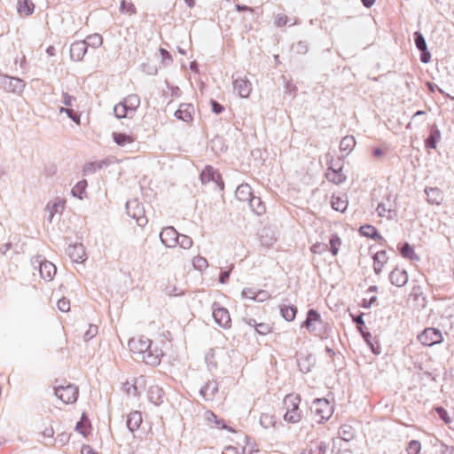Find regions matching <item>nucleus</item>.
Listing matches in <instances>:
<instances>
[{"instance_id": "1", "label": "nucleus", "mask_w": 454, "mask_h": 454, "mask_svg": "<svg viewBox=\"0 0 454 454\" xmlns=\"http://www.w3.org/2000/svg\"><path fill=\"white\" fill-rule=\"evenodd\" d=\"M334 399H314L310 410L318 418L317 422L323 423L328 420L333 413Z\"/></svg>"}, {"instance_id": "2", "label": "nucleus", "mask_w": 454, "mask_h": 454, "mask_svg": "<svg viewBox=\"0 0 454 454\" xmlns=\"http://www.w3.org/2000/svg\"><path fill=\"white\" fill-rule=\"evenodd\" d=\"M418 340L423 346L432 347L442 342L443 335L439 329L427 327L418 335Z\"/></svg>"}, {"instance_id": "3", "label": "nucleus", "mask_w": 454, "mask_h": 454, "mask_svg": "<svg viewBox=\"0 0 454 454\" xmlns=\"http://www.w3.org/2000/svg\"><path fill=\"white\" fill-rule=\"evenodd\" d=\"M376 211L380 217L392 219L396 215V202L391 195H387L378 204Z\"/></svg>"}, {"instance_id": "4", "label": "nucleus", "mask_w": 454, "mask_h": 454, "mask_svg": "<svg viewBox=\"0 0 454 454\" xmlns=\"http://www.w3.org/2000/svg\"><path fill=\"white\" fill-rule=\"evenodd\" d=\"M127 213L134 218L139 226H145L148 220L143 206L136 200L127 202Z\"/></svg>"}, {"instance_id": "5", "label": "nucleus", "mask_w": 454, "mask_h": 454, "mask_svg": "<svg viewBox=\"0 0 454 454\" xmlns=\"http://www.w3.org/2000/svg\"><path fill=\"white\" fill-rule=\"evenodd\" d=\"M202 183H214L217 188L223 190L224 187L221 175L211 166H207L200 174Z\"/></svg>"}, {"instance_id": "6", "label": "nucleus", "mask_w": 454, "mask_h": 454, "mask_svg": "<svg viewBox=\"0 0 454 454\" xmlns=\"http://www.w3.org/2000/svg\"><path fill=\"white\" fill-rule=\"evenodd\" d=\"M152 345V340L145 336L132 338L129 341V348L135 354H144L148 351Z\"/></svg>"}, {"instance_id": "7", "label": "nucleus", "mask_w": 454, "mask_h": 454, "mask_svg": "<svg viewBox=\"0 0 454 454\" xmlns=\"http://www.w3.org/2000/svg\"><path fill=\"white\" fill-rule=\"evenodd\" d=\"M161 242L168 247H173L179 240V234L173 227H165L160 233Z\"/></svg>"}, {"instance_id": "8", "label": "nucleus", "mask_w": 454, "mask_h": 454, "mask_svg": "<svg viewBox=\"0 0 454 454\" xmlns=\"http://www.w3.org/2000/svg\"><path fill=\"white\" fill-rule=\"evenodd\" d=\"M233 88L241 98H248L252 91V85L248 79L244 77H238L233 81Z\"/></svg>"}, {"instance_id": "9", "label": "nucleus", "mask_w": 454, "mask_h": 454, "mask_svg": "<svg viewBox=\"0 0 454 454\" xmlns=\"http://www.w3.org/2000/svg\"><path fill=\"white\" fill-rule=\"evenodd\" d=\"M213 317L215 321L222 327L227 328L231 326V320L229 311L225 308H215L213 310Z\"/></svg>"}, {"instance_id": "10", "label": "nucleus", "mask_w": 454, "mask_h": 454, "mask_svg": "<svg viewBox=\"0 0 454 454\" xmlns=\"http://www.w3.org/2000/svg\"><path fill=\"white\" fill-rule=\"evenodd\" d=\"M326 178L328 181L339 184L345 181L346 176L342 170V165L333 167V165L327 168Z\"/></svg>"}, {"instance_id": "11", "label": "nucleus", "mask_w": 454, "mask_h": 454, "mask_svg": "<svg viewBox=\"0 0 454 454\" xmlns=\"http://www.w3.org/2000/svg\"><path fill=\"white\" fill-rule=\"evenodd\" d=\"M87 51L86 41H76L71 44L70 56L74 61H80L83 59Z\"/></svg>"}, {"instance_id": "12", "label": "nucleus", "mask_w": 454, "mask_h": 454, "mask_svg": "<svg viewBox=\"0 0 454 454\" xmlns=\"http://www.w3.org/2000/svg\"><path fill=\"white\" fill-rule=\"evenodd\" d=\"M79 394L78 387L72 384L55 386V395L57 397H76Z\"/></svg>"}, {"instance_id": "13", "label": "nucleus", "mask_w": 454, "mask_h": 454, "mask_svg": "<svg viewBox=\"0 0 454 454\" xmlns=\"http://www.w3.org/2000/svg\"><path fill=\"white\" fill-rule=\"evenodd\" d=\"M389 278L393 285L401 287L408 282V274L406 270L395 268L391 271Z\"/></svg>"}, {"instance_id": "14", "label": "nucleus", "mask_w": 454, "mask_h": 454, "mask_svg": "<svg viewBox=\"0 0 454 454\" xmlns=\"http://www.w3.org/2000/svg\"><path fill=\"white\" fill-rule=\"evenodd\" d=\"M194 112V108L192 105L191 104H182L180 105L179 108L176 112V116L185 121L190 122L192 120V114Z\"/></svg>"}, {"instance_id": "15", "label": "nucleus", "mask_w": 454, "mask_h": 454, "mask_svg": "<svg viewBox=\"0 0 454 454\" xmlns=\"http://www.w3.org/2000/svg\"><path fill=\"white\" fill-rule=\"evenodd\" d=\"M39 272L42 278L48 281L53 278L57 272V269L52 262L45 261L43 262H41Z\"/></svg>"}, {"instance_id": "16", "label": "nucleus", "mask_w": 454, "mask_h": 454, "mask_svg": "<svg viewBox=\"0 0 454 454\" xmlns=\"http://www.w3.org/2000/svg\"><path fill=\"white\" fill-rule=\"evenodd\" d=\"M236 198L243 202H249L251 198L253 197V192L250 185L247 184H243L238 186L235 192Z\"/></svg>"}, {"instance_id": "17", "label": "nucleus", "mask_w": 454, "mask_h": 454, "mask_svg": "<svg viewBox=\"0 0 454 454\" xmlns=\"http://www.w3.org/2000/svg\"><path fill=\"white\" fill-rule=\"evenodd\" d=\"M388 257L387 252L384 250L377 252L373 256V269L378 274L381 272L385 264L387 262Z\"/></svg>"}, {"instance_id": "18", "label": "nucleus", "mask_w": 454, "mask_h": 454, "mask_svg": "<svg viewBox=\"0 0 454 454\" xmlns=\"http://www.w3.org/2000/svg\"><path fill=\"white\" fill-rule=\"evenodd\" d=\"M68 255L74 262H82L85 259V251L82 245H74L68 247Z\"/></svg>"}, {"instance_id": "19", "label": "nucleus", "mask_w": 454, "mask_h": 454, "mask_svg": "<svg viewBox=\"0 0 454 454\" xmlns=\"http://www.w3.org/2000/svg\"><path fill=\"white\" fill-rule=\"evenodd\" d=\"M6 90L12 92L20 93L23 90L25 83L22 80L14 77H7L4 81Z\"/></svg>"}, {"instance_id": "20", "label": "nucleus", "mask_w": 454, "mask_h": 454, "mask_svg": "<svg viewBox=\"0 0 454 454\" xmlns=\"http://www.w3.org/2000/svg\"><path fill=\"white\" fill-rule=\"evenodd\" d=\"M298 403L291 402L292 409L287 410L284 414V419L290 423H296L301 419V413L299 411Z\"/></svg>"}, {"instance_id": "21", "label": "nucleus", "mask_w": 454, "mask_h": 454, "mask_svg": "<svg viewBox=\"0 0 454 454\" xmlns=\"http://www.w3.org/2000/svg\"><path fill=\"white\" fill-rule=\"evenodd\" d=\"M427 200L431 204L440 205L443 201V194L438 188H429L426 190Z\"/></svg>"}, {"instance_id": "22", "label": "nucleus", "mask_w": 454, "mask_h": 454, "mask_svg": "<svg viewBox=\"0 0 454 454\" xmlns=\"http://www.w3.org/2000/svg\"><path fill=\"white\" fill-rule=\"evenodd\" d=\"M142 423V415L139 411H135L128 416L127 427L130 432H134L139 428Z\"/></svg>"}, {"instance_id": "23", "label": "nucleus", "mask_w": 454, "mask_h": 454, "mask_svg": "<svg viewBox=\"0 0 454 454\" xmlns=\"http://www.w3.org/2000/svg\"><path fill=\"white\" fill-rule=\"evenodd\" d=\"M332 207L340 212H344L348 207V200L346 196L335 195L332 196L331 200Z\"/></svg>"}, {"instance_id": "24", "label": "nucleus", "mask_w": 454, "mask_h": 454, "mask_svg": "<svg viewBox=\"0 0 454 454\" xmlns=\"http://www.w3.org/2000/svg\"><path fill=\"white\" fill-rule=\"evenodd\" d=\"M321 322V317L317 311L315 309H309L308 311L307 318L303 322V326H305L309 331L315 330L314 324Z\"/></svg>"}, {"instance_id": "25", "label": "nucleus", "mask_w": 454, "mask_h": 454, "mask_svg": "<svg viewBox=\"0 0 454 454\" xmlns=\"http://www.w3.org/2000/svg\"><path fill=\"white\" fill-rule=\"evenodd\" d=\"M18 12L21 16H29L34 12L35 4L31 0H19Z\"/></svg>"}, {"instance_id": "26", "label": "nucleus", "mask_w": 454, "mask_h": 454, "mask_svg": "<svg viewBox=\"0 0 454 454\" xmlns=\"http://www.w3.org/2000/svg\"><path fill=\"white\" fill-rule=\"evenodd\" d=\"M339 438L349 442L355 437V429L350 425H342L338 430Z\"/></svg>"}, {"instance_id": "27", "label": "nucleus", "mask_w": 454, "mask_h": 454, "mask_svg": "<svg viewBox=\"0 0 454 454\" xmlns=\"http://www.w3.org/2000/svg\"><path fill=\"white\" fill-rule=\"evenodd\" d=\"M359 231L363 236H365L367 238H372L377 240H383L382 236L379 234L377 229L372 225H363L360 227Z\"/></svg>"}, {"instance_id": "28", "label": "nucleus", "mask_w": 454, "mask_h": 454, "mask_svg": "<svg viewBox=\"0 0 454 454\" xmlns=\"http://www.w3.org/2000/svg\"><path fill=\"white\" fill-rule=\"evenodd\" d=\"M376 292H377V286H370L366 292L364 293V295L363 297V307H370L371 305H372L376 301H377V297H376Z\"/></svg>"}, {"instance_id": "29", "label": "nucleus", "mask_w": 454, "mask_h": 454, "mask_svg": "<svg viewBox=\"0 0 454 454\" xmlns=\"http://www.w3.org/2000/svg\"><path fill=\"white\" fill-rule=\"evenodd\" d=\"M248 324L254 327L255 331L261 335H267L273 332V324L259 323L256 324L254 319H251Z\"/></svg>"}, {"instance_id": "30", "label": "nucleus", "mask_w": 454, "mask_h": 454, "mask_svg": "<svg viewBox=\"0 0 454 454\" xmlns=\"http://www.w3.org/2000/svg\"><path fill=\"white\" fill-rule=\"evenodd\" d=\"M283 318L288 322L294 320L297 314V308L294 305H283L280 308Z\"/></svg>"}, {"instance_id": "31", "label": "nucleus", "mask_w": 454, "mask_h": 454, "mask_svg": "<svg viewBox=\"0 0 454 454\" xmlns=\"http://www.w3.org/2000/svg\"><path fill=\"white\" fill-rule=\"evenodd\" d=\"M356 144V139L353 136H346L340 141V149L348 154L353 151Z\"/></svg>"}, {"instance_id": "32", "label": "nucleus", "mask_w": 454, "mask_h": 454, "mask_svg": "<svg viewBox=\"0 0 454 454\" xmlns=\"http://www.w3.org/2000/svg\"><path fill=\"white\" fill-rule=\"evenodd\" d=\"M113 138L114 140V142L120 146H123L125 145L131 144L136 140V137L133 136L127 135L124 133H118V132L113 133Z\"/></svg>"}, {"instance_id": "33", "label": "nucleus", "mask_w": 454, "mask_h": 454, "mask_svg": "<svg viewBox=\"0 0 454 454\" xmlns=\"http://www.w3.org/2000/svg\"><path fill=\"white\" fill-rule=\"evenodd\" d=\"M122 102L125 104V106L128 107V109L129 110V112L131 114V113L135 112L137 110V108L139 106L140 98L137 95L131 94V95H129L127 98H125Z\"/></svg>"}, {"instance_id": "34", "label": "nucleus", "mask_w": 454, "mask_h": 454, "mask_svg": "<svg viewBox=\"0 0 454 454\" xmlns=\"http://www.w3.org/2000/svg\"><path fill=\"white\" fill-rule=\"evenodd\" d=\"M400 254L403 257L410 259L411 261L419 260V256L416 254L414 248L408 243H404L400 247Z\"/></svg>"}, {"instance_id": "35", "label": "nucleus", "mask_w": 454, "mask_h": 454, "mask_svg": "<svg viewBox=\"0 0 454 454\" xmlns=\"http://www.w3.org/2000/svg\"><path fill=\"white\" fill-rule=\"evenodd\" d=\"M440 139V131L438 129H434L431 131L429 137L426 139L425 145L427 148L435 149Z\"/></svg>"}, {"instance_id": "36", "label": "nucleus", "mask_w": 454, "mask_h": 454, "mask_svg": "<svg viewBox=\"0 0 454 454\" xmlns=\"http://www.w3.org/2000/svg\"><path fill=\"white\" fill-rule=\"evenodd\" d=\"M305 450L307 452L309 451L310 454H325L327 444L325 442H311Z\"/></svg>"}, {"instance_id": "37", "label": "nucleus", "mask_w": 454, "mask_h": 454, "mask_svg": "<svg viewBox=\"0 0 454 454\" xmlns=\"http://www.w3.org/2000/svg\"><path fill=\"white\" fill-rule=\"evenodd\" d=\"M248 203L255 214L262 215L265 212V206L260 198L253 196Z\"/></svg>"}, {"instance_id": "38", "label": "nucleus", "mask_w": 454, "mask_h": 454, "mask_svg": "<svg viewBox=\"0 0 454 454\" xmlns=\"http://www.w3.org/2000/svg\"><path fill=\"white\" fill-rule=\"evenodd\" d=\"M205 418L207 421L214 422L218 428H223L229 431H233L231 428H228L226 427L223 419H218L217 416L211 411H206Z\"/></svg>"}, {"instance_id": "39", "label": "nucleus", "mask_w": 454, "mask_h": 454, "mask_svg": "<svg viewBox=\"0 0 454 454\" xmlns=\"http://www.w3.org/2000/svg\"><path fill=\"white\" fill-rule=\"evenodd\" d=\"M108 162L106 160L89 162L84 166L83 172L85 174L93 173L98 169H101L104 166H106Z\"/></svg>"}, {"instance_id": "40", "label": "nucleus", "mask_w": 454, "mask_h": 454, "mask_svg": "<svg viewBox=\"0 0 454 454\" xmlns=\"http://www.w3.org/2000/svg\"><path fill=\"white\" fill-rule=\"evenodd\" d=\"M260 424L264 428L274 427L276 424V418L274 415L262 413L260 417Z\"/></svg>"}, {"instance_id": "41", "label": "nucleus", "mask_w": 454, "mask_h": 454, "mask_svg": "<svg viewBox=\"0 0 454 454\" xmlns=\"http://www.w3.org/2000/svg\"><path fill=\"white\" fill-rule=\"evenodd\" d=\"M86 187L87 182L85 180L78 182L72 189L73 195L82 200L85 193Z\"/></svg>"}, {"instance_id": "42", "label": "nucleus", "mask_w": 454, "mask_h": 454, "mask_svg": "<svg viewBox=\"0 0 454 454\" xmlns=\"http://www.w3.org/2000/svg\"><path fill=\"white\" fill-rule=\"evenodd\" d=\"M330 251L333 255H337L339 249L342 244L340 238L337 234L332 235L330 239Z\"/></svg>"}, {"instance_id": "43", "label": "nucleus", "mask_w": 454, "mask_h": 454, "mask_svg": "<svg viewBox=\"0 0 454 454\" xmlns=\"http://www.w3.org/2000/svg\"><path fill=\"white\" fill-rule=\"evenodd\" d=\"M114 111L116 117H118V118H125L129 115V114H130L129 110L128 109V107L125 106V104L123 102L117 104L114 106Z\"/></svg>"}, {"instance_id": "44", "label": "nucleus", "mask_w": 454, "mask_h": 454, "mask_svg": "<svg viewBox=\"0 0 454 454\" xmlns=\"http://www.w3.org/2000/svg\"><path fill=\"white\" fill-rule=\"evenodd\" d=\"M88 46L98 47L103 43V38L100 35L95 34L89 35L85 40Z\"/></svg>"}, {"instance_id": "45", "label": "nucleus", "mask_w": 454, "mask_h": 454, "mask_svg": "<svg viewBox=\"0 0 454 454\" xmlns=\"http://www.w3.org/2000/svg\"><path fill=\"white\" fill-rule=\"evenodd\" d=\"M163 356V352L160 351L156 355H153L148 353L146 356L144 357L146 364L151 365H157L160 362V358Z\"/></svg>"}, {"instance_id": "46", "label": "nucleus", "mask_w": 454, "mask_h": 454, "mask_svg": "<svg viewBox=\"0 0 454 454\" xmlns=\"http://www.w3.org/2000/svg\"><path fill=\"white\" fill-rule=\"evenodd\" d=\"M421 450V444L417 440H412L406 448L407 454H419Z\"/></svg>"}, {"instance_id": "47", "label": "nucleus", "mask_w": 454, "mask_h": 454, "mask_svg": "<svg viewBox=\"0 0 454 454\" xmlns=\"http://www.w3.org/2000/svg\"><path fill=\"white\" fill-rule=\"evenodd\" d=\"M123 391L127 395L137 396L139 395L137 386L130 382H126L123 385Z\"/></svg>"}, {"instance_id": "48", "label": "nucleus", "mask_w": 454, "mask_h": 454, "mask_svg": "<svg viewBox=\"0 0 454 454\" xmlns=\"http://www.w3.org/2000/svg\"><path fill=\"white\" fill-rule=\"evenodd\" d=\"M193 266L199 270H203L207 268V261L202 256H196L192 261Z\"/></svg>"}, {"instance_id": "49", "label": "nucleus", "mask_w": 454, "mask_h": 454, "mask_svg": "<svg viewBox=\"0 0 454 454\" xmlns=\"http://www.w3.org/2000/svg\"><path fill=\"white\" fill-rule=\"evenodd\" d=\"M121 11L123 13L132 15V14L136 13V7L134 6V4L132 3L126 2L123 0L121 3Z\"/></svg>"}, {"instance_id": "50", "label": "nucleus", "mask_w": 454, "mask_h": 454, "mask_svg": "<svg viewBox=\"0 0 454 454\" xmlns=\"http://www.w3.org/2000/svg\"><path fill=\"white\" fill-rule=\"evenodd\" d=\"M177 244H179V246L184 249H189L192 247L193 242L190 237L186 235H179Z\"/></svg>"}, {"instance_id": "51", "label": "nucleus", "mask_w": 454, "mask_h": 454, "mask_svg": "<svg viewBox=\"0 0 454 454\" xmlns=\"http://www.w3.org/2000/svg\"><path fill=\"white\" fill-rule=\"evenodd\" d=\"M90 427V420L89 419H86L85 421H79L77 422L75 426L76 431H78L82 435H87L88 434V428Z\"/></svg>"}, {"instance_id": "52", "label": "nucleus", "mask_w": 454, "mask_h": 454, "mask_svg": "<svg viewBox=\"0 0 454 454\" xmlns=\"http://www.w3.org/2000/svg\"><path fill=\"white\" fill-rule=\"evenodd\" d=\"M434 410L437 412V414L439 415L440 419L442 420H443V422L445 424H450L451 422V419H450L447 411L443 407L437 406V407H435Z\"/></svg>"}, {"instance_id": "53", "label": "nucleus", "mask_w": 454, "mask_h": 454, "mask_svg": "<svg viewBox=\"0 0 454 454\" xmlns=\"http://www.w3.org/2000/svg\"><path fill=\"white\" fill-rule=\"evenodd\" d=\"M58 309L62 312H68L70 310V301L67 298H61L57 303Z\"/></svg>"}, {"instance_id": "54", "label": "nucleus", "mask_w": 454, "mask_h": 454, "mask_svg": "<svg viewBox=\"0 0 454 454\" xmlns=\"http://www.w3.org/2000/svg\"><path fill=\"white\" fill-rule=\"evenodd\" d=\"M387 146L374 147L372 149V155L375 159H380L387 153Z\"/></svg>"}, {"instance_id": "55", "label": "nucleus", "mask_w": 454, "mask_h": 454, "mask_svg": "<svg viewBox=\"0 0 454 454\" xmlns=\"http://www.w3.org/2000/svg\"><path fill=\"white\" fill-rule=\"evenodd\" d=\"M415 43L417 48L421 51H425L427 50L426 41L420 34L416 33Z\"/></svg>"}, {"instance_id": "56", "label": "nucleus", "mask_w": 454, "mask_h": 454, "mask_svg": "<svg viewBox=\"0 0 454 454\" xmlns=\"http://www.w3.org/2000/svg\"><path fill=\"white\" fill-rule=\"evenodd\" d=\"M60 113H66L69 118H71L75 123L80 124V116L75 114L73 110L61 107L59 110Z\"/></svg>"}, {"instance_id": "57", "label": "nucleus", "mask_w": 454, "mask_h": 454, "mask_svg": "<svg viewBox=\"0 0 454 454\" xmlns=\"http://www.w3.org/2000/svg\"><path fill=\"white\" fill-rule=\"evenodd\" d=\"M288 18L286 14L280 13L278 14L275 18V25L277 27H284L287 24Z\"/></svg>"}, {"instance_id": "58", "label": "nucleus", "mask_w": 454, "mask_h": 454, "mask_svg": "<svg viewBox=\"0 0 454 454\" xmlns=\"http://www.w3.org/2000/svg\"><path fill=\"white\" fill-rule=\"evenodd\" d=\"M98 333V326L97 325H90L88 331L84 334V340H89Z\"/></svg>"}, {"instance_id": "59", "label": "nucleus", "mask_w": 454, "mask_h": 454, "mask_svg": "<svg viewBox=\"0 0 454 454\" xmlns=\"http://www.w3.org/2000/svg\"><path fill=\"white\" fill-rule=\"evenodd\" d=\"M256 292H254L253 289L251 288H247V289H244L243 292H242V295L247 298V299H250V300H254L255 301L256 300Z\"/></svg>"}, {"instance_id": "60", "label": "nucleus", "mask_w": 454, "mask_h": 454, "mask_svg": "<svg viewBox=\"0 0 454 454\" xmlns=\"http://www.w3.org/2000/svg\"><path fill=\"white\" fill-rule=\"evenodd\" d=\"M451 453H452V450L449 446H447L444 443H441L438 446V449H437L435 454H451Z\"/></svg>"}, {"instance_id": "61", "label": "nucleus", "mask_w": 454, "mask_h": 454, "mask_svg": "<svg viewBox=\"0 0 454 454\" xmlns=\"http://www.w3.org/2000/svg\"><path fill=\"white\" fill-rule=\"evenodd\" d=\"M256 300L257 301H264L270 298V294L266 291H258L256 294Z\"/></svg>"}, {"instance_id": "62", "label": "nucleus", "mask_w": 454, "mask_h": 454, "mask_svg": "<svg viewBox=\"0 0 454 454\" xmlns=\"http://www.w3.org/2000/svg\"><path fill=\"white\" fill-rule=\"evenodd\" d=\"M74 100V98L69 95L68 93L63 94V103L67 106H71L73 104V101Z\"/></svg>"}, {"instance_id": "63", "label": "nucleus", "mask_w": 454, "mask_h": 454, "mask_svg": "<svg viewBox=\"0 0 454 454\" xmlns=\"http://www.w3.org/2000/svg\"><path fill=\"white\" fill-rule=\"evenodd\" d=\"M211 105H212V110H213L214 113L220 114V113L223 112V107L220 104H218L217 102L212 101Z\"/></svg>"}, {"instance_id": "64", "label": "nucleus", "mask_w": 454, "mask_h": 454, "mask_svg": "<svg viewBox=\"0 0 454 454\" xmlns=\"http://www.w3.org/2000/svg\"><path fill=\"white\" fill-rule=\"evenodd\" d=\"M82 452V454H98L95 452L93 449L89 445L83 446Z\"/></svg>"}]
</instances>
